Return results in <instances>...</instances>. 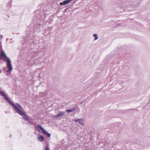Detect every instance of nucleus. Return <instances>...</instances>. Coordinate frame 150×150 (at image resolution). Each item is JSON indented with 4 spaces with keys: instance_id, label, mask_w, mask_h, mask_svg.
I'll return each mask as SVG.
<instances>
[{
    "instance_id": "f257e3e1",
    "label": "nucleus",
    "mask_w": 150,
    "mask_h": 150,
    "mask_svg": "<svg viewBox=\"0 0 150 150\" xmlns=\"http://www.w3.org/2000/svg\"><path fill=\"white\" fill-rule=\"evenodd\" d=\"M8 103L13 108L17 113L20 115L23 116V119L27 121H29V119L27 117L26 114L20 110V109H22V107L19 103H16V104L18 107V108L13 102L11 100Z\"/></svg>"
},
{
    "instance_id": "f03ea898",
    "label": "nucleus",
    "mask_w": 150,
    "mask_h": 150,
    "mask_svg": "<svg viewBox=\"0 0 150 150\" xmlns=\"http://www.w3.org/2000/svg\"><path fill=\"white\" fill-rule=\"evenodd\" d=\"M1 55L3 58V60L4 61L7 62V66L8 70H6V71L7 72L11 71L12 70L11 61L10 59L6 56L5 53L3 50H2L1 51Z\"/></svg>"
},
{
    "instance_id": "7ed1b4c3",
    "label": "nucleus",
    "mask_w": 150,
    "mask_h": 150,
    "mask_svg": "<svg viewBox=\"0 0 150 150\" xmlns=\"http://www.w3.org/2000/svg\"><path fill=\"white\" fill-rule=\"evenodd\" d=\"M5 92V91H2V88L0 87V95L1 96L4 97V99L8 103L10 101V100L8 99L7 96L5 95L4 93Z\"/></svg>"
},
{
    "instance_id": "20e7f679",
    "label": "nucleus",
    "mask_w": 150,
    "mask_h": 150,
    "mask_svg": "<svg viewBox=\"0 0 150 150\" xmlns=\"http://www.w3.org/2000/svg\"><path fill=\"white\" fill-rule=\"evenodd\" d=\"M37 127L40 129L44 134L46 135L48 137H50V134L41 125H37Z\"/></svg>"
},
{
    "instance_id": "39448f33",
    "label": "nucleus",
    "mask_w": 150,
    "mask_h": 150,
    "mask_svg": "<svg viewBox=\"0 0 150 150\" xmlns=\"http://www.w3.org/2000/svg\"><path fill=\"white\" fill-rule=\"evenodd\" d=\"M72 0H67L64 1L63 2H61L59 4L61 6L65 5L72 1Z\"/></svg>"
},
{
    "instance_id": "423d86ee",
    "label": "nucleus",
    "mask_w": 150,
    "mask_h": 150,
    "mask_svg": "<svg viewBox=\"0 0 150 150\" xmlns=\"http://www.w3.org/2000/svg\"><path fill=\"white\" fill-rule=\"evenodd\" d=\"M75 121L76 122L79 123L81 125H83V119H79L75 120Z\"/></svg>"
},
{
    "instance_id": "0eeeda50",
    "label": "nucleus",
    "mask_w": 150,
    "mask_h": 150,
    "mask_svg": "<svg viewBox=\"0 0 150 150\" xmlns=\"http://www.w3.org/2000/svg\"><path fill=\"white\" fill-rule=\"evenodd\" d=\"M65 112H60L58 113V114L56 115L55 117L56 118H58L59 116H63L65 114Z\"/></svg>"
},
{
    "instance_id": "6e6552de",
    "label": "nucleus",
    "mask_w": 150,
    "mask_h": 150,
    "mask_svg": "<svg viewBox=\"0 0 150 150\" xmlns=\"http://www.w3.org/2000/svg\"><path fill=\"white\" fill-rule=\"evenodd\" d=\"M38 139L39 142H42L44 140V138L43 136L40 135H39L38 137Z\"/></svg>"
},
{
    "instance_id": "1a4fd4ad",
    "label": "nucleus",
    "mask_w": 150,
    "mask_h": 150,
    "mask_svg": "<svg viewBox=\"0 0 150 150\" xmlns=\"http://www.w3.org/2000/svg\"><path fill=\"white\" fill-rule=\"evenodd\" d=\"M75 110H76L75 108H73L72 109L67 110H66V111L67 112H72V111H74Z\"/></svg>"
},
{
    "instance_id": "9d476101",
    "label": "nucleus",
    "mask_w": 150,
    "mask_h": 150,
    "mask_svg": "<svg viewBox=\"0 0 150 150\" xmlns=\"http://www.w3.org/2000/svg\"><path fill=\"white\" fill-rule=\"evenodd\" d=\"M93 36L95 37V40H96L98 39L97 35L96 34H94L93 35Z\"/></svg>"
},
{
    "instance_id": "9b49d317",
    "label": "nucleus",
    "mask_w": 150,
    "mask_h": 150,
    "mask_svg": "<svg viewBox=\"0 0 150 150\" xmlns=\"http://www.w3.org/2000/svg\"><path fill=\"white\" fill-rule=\"evenodd\" d=\"M45 150H50L48 146H46L45 148Z\"/></svg>"
},
{
    "instance_id": "f8f14e48",
    "label": "nucleus",
    "mask_w": 150,
    "mask_h": 150,
    "mask_svg": "<svg viewBox=\"0 0 150 150\" xmlns=\"http://www.w3.org/2000/svg\"><path fill=\"white\" fill-rule=\"evenodd\" d=\"M28 122H29V123L30 124L32 125H33V123L31 122V121H30V120L29 121H28Z\"/></svg>"
},
{
    "instance_id": "ddd939ff",
    "label": "nucleus",
    "mask_w": 150,
    "mask_h": 150,
    "mask_svg": "<svg viewBox=\"0 0 150 150\" xmlns=\"http://www.w3.org/2000/svg\"><path fill=\"white\" fill-rule=\"evenodd\" d=\"M35 128L36 129H38V128H37V127L36 126H35Z\"/></svg>"
},
{
    "instance_id": "4468645a",
    "label": "nucleus",
    "mask_w": 150,
    "mask_h": 150,
    "mask_svg": "<svg viewBox=\"0 0 150 150\" xmlns=\"http://www.w3.org/2000/svg\"><path fill=\"white\" fill-rule=\"evenodd\" d=\"M1 70L0 69V74L1 73Z\"/></svg>"
},
{
    "instance_id": "2eb2a0df",
    "label": "nucleus",
    "mask_w": 150,
    "mask_h": 150,
    "mask_svg": "<svg viewBox=\"0 0 150 150\" xmlns=\"http://www.w3.org/2000/svg\"><path fill=\"white\" fill-rule=\"evenodd\" d=\"M38 25H40H40H41L40 24H38Z\"/></svg>"
},
{
    "instance_id": "dca6fc26",
    "label": "nucleus",
    "mask_w": 150,
    "mask_h": 150,
    "mask_svg": "<svg viewBox=\"0 0 150 150\" xmlns=\"http://www.w3.org/2000/svg\"><path fill=\"white\" fill-rule=\"evenodd\" d=\"M1 59V57L0 56V59Z\"/></svg>"
}]
</instances>
